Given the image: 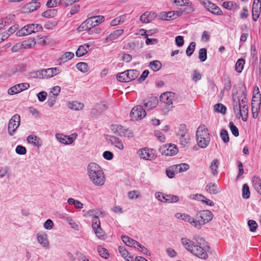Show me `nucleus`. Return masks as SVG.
<instances>
[{"mask_svg": "<svg viewBox=\"0 0 261 261\" xmlns=\"http://www.w3.org/2000/svg\"><path fill=\"white\" fill-rule=\"evenodd\" d=\"M88 177L96 186H102L106 182V176L101 167L96 163H90L87 167Z\"/></svg>", "mask_w": 261, "mask_h": 261, "instance_id": "1", "label": "nucleus"}, {"mask_svg": "<svg viewBox=\"0 0 261 261\" xmlns=\"http://www.w3.org/2000/svg\"><path fill=\"white\" fill-rule=\"evenodd\" d=\"M242 95L244 98L241 100L240 99L233 100V109L238 118H242L243 121H247L248 118V106L246 98V93L243 92Z\"/></svg>", "mask_w": 261, "mask_h": 261, "instance_id": "2", "label": "nucleus"}, {"mask_svg": "<svg viewBox=\"0 0 261 261\" xmlns=\"http://www.w3.org/2000/svg\"><path fill=\"white\" fill-rule=\"evenodd\" d=\"M182 244L185 248L195 256L203 259L208 257V254L203 246L204 245H195V243L187 238H182Z\"/></svg>", "mask_w": 261, "mask_h": 261, "instance_id": "3", "label": "nucleus"}, {"mask_svg": "<svg viewBox=\"0 0 261 261\" xmlns=\"http://www.w3.org/2000/svg\"><path fill=\"white\" fill-rule=\"evenodd\" d=\"M213 217V213L209 210L198 212L194 217L193 226L200 229L202 226L210 222Z\"/></svg>", "mask_w": 261, "mask_h": 261, "instance_id": "4", "label": "nucleus"}, {"mask_svg": "<svg viewBox=\"0 0 261 261\" xmlns=\"http://www.w3.org/2000/svg\"><path fill=\"white\" fill-rule=\"evenodd\" d=\"M196 141L198 145L206 148L210 143V136L207 128L204 125H200L196 132Z\"/></svg>", "mask_w": 261, "mask_h": 261, "instance_id": "5", "label": "nucleus"}, {"mask_svg": "<svg viewBox=\"0 0 261 261\" xmlns=\"http://www.w3.org/2000/svg\"><path fill=\"white\" fill-rule=\"evenodd\" d=\"M104 20V16L101 15L91 17L83 22L78 29L80 31H82L89 29V28H94L98 25Z\"/></svg>", "mask_w": 261, "mask_h": 261, "instance_id": "6", "label": "nucleus"}, {"mask_svg": "<svg viewBox=\"0 0 261 261\" xmlns=\"http://www.w3.org/2000/svg\"><path fill=\"white\" fill-rule=\"evenodd\" d=\"M42 29V27L40 24H29L17 32L16 35L17 36H26L33 33L38 32Z\"/></svg>", "mask_w": 261, "mask_h": 261, "instance_id": "7", "label": "nucleus"}, {"mask_svg": "<svg viewBox=\"0 0 261 261\" xmlns=\"http://www.w3.org/2000/svg\"><path fill=\"white\" fill-rule=\"evenodd\" d=\"M138 156L144 160L153 161L156 157L155 151L153 149L143 148L139 149L137 152Z\"/></svg>", "mask_w": 261, "mask_h": 261, "instance_id": "8", "label": "nucleus"}, {"mask_svg": "<svg viewBox=\"0 0 261 261\" xmlns=\"http://www.w3.org/2000/svg\"><path fill=\"white\" fill-rule=\"evenodd\" d=\"M20 124V116L14 115L9 120L8 125V132L10 136H13Z\"/></svg>", "mask_w": 261, "mask_h": 261, "instance_id": "9", "label": "nucleus"}, {"mask_svg": "<svg viewBox=\"0 0 261 261\" xmlns=\"http://www.w3.org/2000/svg\"><path fill=\"white\" fill-rule=\"evenodd\" d=\"M201 4L208 11L217 15H221L222 12L220 8L208 0H198Z\"/></svg>", "mask_w": 261, "mask_h": 261, "instance_id": "10", "label": "nucleus"}, {"mask_svg": "<svg viewBox=\"0 0 261 261\" xmlns=\"http://www.w3.org/2000/svg\"><path fill=\"white\" fill-rule=\"evenodd\" d=\"M111 129L120 137L132 138L134 136V133L131 130L121 125H112Z\"/></svg>", "mask_w": 261, "mask_h": 261, "instance_id": "11", "label": "nucleus"}, {"mask_svg": "<svg viewBox=\"0 0 261 261\" xmlns=\"http://www.w3.org/2000/svg\"><path fill=\"white\" fill-rule=\"evenodd\" d=\"M146 115L145 110L140 106L134 107L130 113V116L132 120H138L141 119Z\"/></svg>", "mask_w": 261, "mask_h": 261, "instance_id": "12", "label": "nucleus"}, {"mask_svg": "<svg viewBox=\"0 0 261 261\" xmlns=\"http://www.w3.org/2000/svg\"><path fill=\"white\" fill-rule=\"evenodd\" d=\"M77 136V134L75 133L72 134L71 136H66L62 134H57L55 136L58 141L65 145L72 144Z\"/></svg>", "mask_w": 261, "mask_h": 261, "instance_id": "13", "label": "nucleus"}, {"mask_svg": "<svg viewBox=\"0 0 261 261\" xmlns=\"http://www.w3.org/2000/svg\"><path fill=\"white\" fill-rule=\"evenodd\" d=\"M41 6V3L38 2L33 1L24 5L22 8V11L25 13H30L37 10Z\"/></svg>", "mask_w": 261, "mask_h": 261, "instance_id": "14", "label": "nucleus"}, {"mask_svg": "<svg viewBox=\"0 0 261 261\" xmlns=\"http://www.w3.org/2000/svg\"><path fill=\"white\" fill-rule=\"evenodd\" d=\"M161 150L162 153L165 155H174L178 152V148L176 145L174 144L165 145L163 146Z\"/></svg>", "mask_w": 261, "mask_h": 261, "instance_id": "15", "label": "nucleus"}, {"mask_svg": "<svg viewBox=\"0 0 261 261\" xmlns=\"http://www.w3.org/2000/svg\"><path fill=\"white\" fill-rule=\"evenodd\" d=\"M175 99V94L172 92H165L160 96V100L168 105H172Z\"/></svg>", "mask_w": 261, "mask_h": 261, "instance_id": "16", "label": "nucleus"}, {"mask_svg": "<svg viewBox=\"0 0 261 261\" xmlns=\"http://www.w3.org/2000/svg\"><path fill=\"white\" fill-rule=\"evenodd\" d=\"M157 16L156 14L153 12H146L140 17V21L143 23H147L152 21Z\"/></svg>", "mask_w": 261, "mask_h": 261, "instance_id": "17", "label": "nucleus"}, {"mask_svg": "<svg viewBox=\"0 0 261 261\" xmlns=\"http://www.w3.org/2000/svg\"><path fill=\"white\" fill-rule=\"evenodd\" d=\"M44 79H48L53 77L55 75L61 72V69L59 68H49L43 69Z\"/></svg>", "mask_w": 261, "mask_h": 261, "instance_id": "18", "label": "nucleus"}, {"mask_svg": "<svg viewBox=\"0 0 261 261\" xmlns=\"http://www.w3.org/2000/svg\"><path fill=\"white\" fill-rule=\"evenodd\" d=\"M158 100L155 97H151L144 101V107L146 110H151L157 106Z\"/></svg>", "mask_w": 261, "mask_h": 261, "instance_id": "19", "label": "nucleus"}, {"mask_svg": "<svg viewBox=\"0 0 261 261\" xmlns=\"http://www.w3.org/2000/svg\"><path fill=\"white\" fill-rule=\"evenodd\" d=\"M205 190L211 194H217L221 192V188L215 183H210L205 186Z\"/></svg>", "mask_w": 261, "mask_h": 261, "instance_id": "20", "label": "nucleus"}, {"mask_svg": "<svg viewBox=\"0 0 261 261\" xmlns=\"http://www.w3.org/2000/svg\"><path fill=\"white\" fill-rule=\"evenodd\" d=\"M108 140L111 143L112 145L115 146L119 149L123 150L124 149L123 144L119 138L115 136H111L109 137V138L108 139Z\"/></svg>", "mask_w": 261, "mask_h": 261, "instance_id": "21", "label": "nucleus"}, {"mask_svg": "<svg viewBox=\"0 0 261 261\" xmlns=\"http://www.w3.org/2000/svg\"><path fill=\"white\" fill-rule=\"evenodd\" d=\"M124 30L120 29L117 30L111 33L106 38L105 41L106 42L112 41L118 38L121 35L123 34Z\"/></svg>", "mask_w": 261, "mask_h": 261, "instance_id": "22", "label": "nucleus"}, {"mask_svg": "<svg viewBox=\"0 0 261 261\" xmlns=\"http://www.w3.org/2000/svg\"><path fill=\"white\" fill-rule=\"evenodd\" d=\"M37 241L43 247L48 248L49 246V242L47 240V234L45 233H38Z\"/></svg>", "mask_w": 261, "mask_h": 261, "instance_id": "23", "label": "nucleus"}, {"mask_svg": "<svg viewBox=\"0 0 261 261\" xmlns=\"http://www.w3.org/2000/svg\"><path fill=\"white\" fill-rule=\"evenodd\" d=\"M74 53L72 52H66L63 54L61 57L58 59L57 62L58 64L61 65L62 64L67 62L68 60H71L74 57Z\"/></svg>", "mask_w": 261, "mask_h": 261, "instance_id": "24", "label": "nucleus"}, {"mask_svg": "<svg viewBox=\"0 0 261 261\" xmlns=\"http://www.w3.org/2000/svg\"><path fill=\"white\" fill-rule=\"evenodd\" d=\"M27 141L29 143L34 146L40 147L42 145V141L40 138L35 135H30L27 137Z\"/></svg>", "mask_w": 261, "mask_h": 261, "instance_id": "25", "label": "nucleus"}, {"mask_svg": "<svg viewBox=\"0 0 261 261\" xmlns=\"http://www.w3.org/2000/svg\"><path fill=\"white\" fill-rule=\"evenodd\" d=\"M193 198L201 201L203 204L206 205L211 206L214 205V203L213 201L207 199L204 196L201 194H196L194 195V197Z\"/></svg>", "mask_w": 261, "mask_h": 261, "instance_id": "26", "label": "nucleus"}, {"mask_svg": "<svg viewBox=\"0 0 261 261\" xmlns=\"http://www.w3.org/2000/svg\"><path fill=\"white\" fill-rule=\"evenodd\" d=\"M90 45L88 44H84L80 46L77 49L75 55L78 57H83L88 53Z\"/></svg>", "mask_w": 261, "mask_h": 261, "instance_id": "27", "label": "nucleus"}, {"mask_svg": "<svg viewBox=\"0 0 261 261\" xmlns=\"http://www.w3.org/2000/svg\"><path fill=\"white\" fill-rule=\"evenodd\" d=\"M67 107L68 108L71 110L74 111H79L83 109L84 105L82 102L77 101H74L68 102L67 104Z\"/></svg>", "mask_w": 261, "mask_h": 261, "instance_id": "28", "label": "nucleus"}, {"mask_svg": "<svg viewBox=\"0 0 261 261\" xmlns=\"http://www.w3.org/2000/svg\"><path fill=\"white\" fill-rule=\"evenodd\" d=\"M173 168L176 173H181L188 170L190 168L189 164L186 163H181L173 166Z\"/></svg>", "mask_w": 261, "mask_h": 261, "instance_id": "29", "label": "nucleus"}, {"mask_svg": "<svg viewBox=\"0 0 261 261\" xmlns=\"http://www.w3.org/2000/svg\"><path fill=\"white\" fill-rule=\"evenodd\" d=\"M58 14V11L56 9H48L43 12L41 16L44 18H53L57 16Z\"/></svg>", "mask_w": 261, "mask_h": 261, "instance_id": "30", "label": "nucleus"}, {"mask_svg": "<svg viewBox=\"0 0 261 261\" xmlns=\"http://www.w3.org/2000/svg\"><path fill=\"white\" fill-rule=\"evenodd\" d=\"M252 184L254 189L261 195V179L257 176L252 178Z\"/></svg>", "mask_w": 261, "mask_h": 261, "instance_id": "31", "label": "nucleus"}, {"mask_svg": "<svg viewBox=\"0 0 261 261\" xmlns=\"http://www.w3.org/2000/svg\"><path fill=\"white\" fill-rule=\"evenodd\" d=\"M29 76L32 79H43L44 73L43 69L35 71H32L29 73Z\"/></svg>", "mask_w": 261, "mask_h": 261, "instance_id": "32", "label": "nucleus"}, {"mask_svg": "<svg viewBox=\"0 0 261 261\" xmlns=\"http://www.w3.org/2000/svg\"><path fill=\"white\" fill-rule=\"evenodd\" d=\"M126 15H122L112 20L110 23L111 26H116L123 23L126 19Z\"/></svg>", "mask_w": 261, "mask_h": 261, "instance_id": "33", "label": "nucleus"}, {"mask_svg": "<svg viewBox=\"0 0 261 261\" xmlns=\"http://www.w3.org/2000/svg\"><path fill=\"white\" fill-rule=\"evenodd\" d=\"M148 66L153 71H158L161 69L162 65L159 61L154 60L151 61Z\"/></svg>", "mask_w": 261, "mask_h": 261, "instance_id": "34", "label": "nucleus"}, {"mask_svg": "<svg viewBox=\"0 0 261 261\" xmlns=\"http://www.w3.org/2000/svg\"><path fill=\"white\" fill-rule=\"evenodd\" d=\"M260 7L257 5L253 4L252 6V18L254 21H256L259 17Z\"/></svg>", "mask_w": 261, "mask_h": 261, "instance_id": "35", "label": "nucleus"}, {"mask_svg": "<svg viewBox=\"0 0 261 261\" xmlns=\"http://www.w3.org/2000/svg\"><path fill=\"white\" fill-rule=\"evenodd\" d=\"M116 77L117 80L121 82H128L130 81L126 71L119 73L117 75Z\"/></svg>", "mask_w": 261, "mask_h": 261, "instance_id": "36", "label": "nucleus"}, {"mask_svg": "<svg viewBox=\"0 0 261 261\" xmlns=\"http://www.w3.org/2000/svg\"><path fill=\"white\" fill-rule=\"evenodd\" d=\"M223 6L225 8L229 10H237L239 8V6L236 3L232 1L224 2Z\"/></svg>", "mask_w": 261, "mask_h": 261, "instance_id": "37", "label": "nucleus"}, {"mask_svg": "<svg viewBox=\"0 0 261 261\" xmlns=\"http://www.w3.org/2000/svg\"><path fill=\"white\" fill-rule=\"evenodd\" d=\"M174 11H169L168 12H162L161 13V18L162 20H168L169 19H175L174 17Z\"/></svg>", "mask_w": 261, "mask_h": 261, "instance_id": "38", "label": "nucleus"}, {"mask_svg": "<svg viewBox=\"0 0 261 261\" xmlns=\"http://www.w3.org/2000/svg\"><path fill=\"white\" fill-rule=\"evenodd\" d=\"M245 61L243 59H239L236 62L235 69L237 72L241 73L243 68L244 65L245 64Z\"/></svg>", "mask_w": 261, "mask_h": 261, "instance_id": "39", "label": "nucleus"}, {"mask_svg": "<svg viewBox=\"0 0 261 261\" xmlns=\"http://www.w3.org/2000/svg\"><path fill=\"white\" fill-rule=\"evenodd\" d=\"M76 68L83 73L87 72L89 70L88 65L85 62H80L76 65Z\"/></svg>", "mask_w": 261, "mask_h": 261, "instance_id": "40", "label": "nucleus"}, {"mask_svg": "<svg viewBox=\"0 0 261 261\" xmlns=\"http://www.w3.org/2000/svg\"><path fill=\"white\" fill-rule=\"evenodd\" d=\"M254 98L255 96H253L251 103L252 112H258L260 107V102H259L258 100H255Z\"/></svg>", "mask_w": 261, "mask_h": 261, "instance_id": "41", "label": "nucleus"}, {"mask_svg": "<svg viewBox=\"0 0 261 261\" xmlns=\"http://www.w3.org/2000/svg\"><path fill=\"white\" fill-rule=\"evenodd\" d=\"M97 252L99 255L104 258H108L109 256V254L108 250L100 246L97 247Z\"/></svg>", "mask_w": 261, "mask_h": 261, "instance_id": "42", "label": "nucleus"}, {"mask_svg": "<svg viewBox=\"0 0 261 261\" xmlns=\"http://www.w3.org/2000/svg\"><path fill=\"white\" fill-rule=\"evenodd\" d=\"M126 71L130 81L135 80L139 74V71L135 69L128 70Z\"/></svg>", "mask_w": 261, "mask_h": 261, "instance_id": "43", "label": "nucleus"}, {"mask_svg": "<svg viewBox=\"0 0 261 261\" xmlns=\"http://www.w3.org/2000/svg\"><path fill=\"white\" fill-rule=\"evenodd\" d=\"M219 162L217 159L213 160L211 164L210 169L212 171L213 175H216L218 173V168Z\"/></svg>", "mask_w": 261, "mask_h": 261, "instance_id": "44", "label": "nucleus"}, {"mask_svg": "<svg viewBox=\"0 0 261 261\" xmlns=\"http://www.w3.org/2000/svg\"><path fill=\"white\" fill-rule=\"evenodd\" d=\"M63 0H48L46 4L48 8H54L59 6Z\"/></svg>", "mask_w": 261, "mask_h": 261, "instance_id": "45", "label": "nucleus"}, {"mask_svg": "<svg viewBox=\"0 0 261 261\" xmlns=\"http://www.w3.org/2000/svg\"><path fill=\"white\" fill-rule=\"evenodd\" d=\"M214 110L216 112L221 113L222 114H225L226 111V108L221 103H217L214 106Z\"/></svg>", "mask_w": 261, "mask_h": 261, "instance_id": "46", "label": "nucleus"}, {"mask_svg": "<svg viewBox=\"0 0 261 261\" xmlns=\"http://www.w3.org/2000/svg\"><path fill=\"white\" fill-rule=\"evenodd\" d=\"M250 193L249 186L245 184L243 186L242 197L244 199H248L250 197Z\"/></svg>", "mask_w": 261, "mask_h": 261, "instance_id": "47", "label": "nucleus"}, {"mask_svg": "<svg viewBox=\"0 0 261 261\" xmlns=\"http://www.w3.org/2000/svg\"><path fill=\"white\" fill-rule=\"evenodd\" d=\"M94 232L97 238L100 240H105L106 238L105 232L101 227L94 230Z\"/></svg>", "mask_w": 261, "mask_h": 261, "instance_id": "48", "label": "nucleus"}, {"mask_svg": "<svg viewBox=\"0 0 261 261\" xmlns=\"http://www.w3.org/2000/svg\"><path fill=\"white\" fill-rule=\"evenodd\" d=\"M199 59L200 61L204 62L207 59V50L205 48H201L199 51Z\"/></svg>", "mask_w": 261, "mask_h": 261, "instance_id": "49", "label": "nucleus"}, {"mask_svg": "<svg viewBox=\"0 0 261 261\" xmlns=\"http://www.w3.org/2000/svg\"><path fill=\"white\" fill-rule=\"evenodd\" d=\"M20 89L19 88L18 85L17 84L9 88L8 90V93L11 95L16 94L20 92Z\"/></svg>", "mask_w": 261, "mask_h": 261, "instance_id": "50", "label": "nucleus"}, {"mask_svg": "<svg viewBox=\"0 0 261 261\" xmlns=\"http://www.w3.org/2000/svg\"><path fill=\"white\" fill-rule=\"evenodd\" d=\"M190 137L189 135L179 137V141L180 144L184 146H187L190 143Z\"/></svg>", "mask_w": 261, "mask_h": 261, "instance_id": "51", "label": "nucleus"}, {"mask_svg": "<svg viewBox=\"0 0 261 261\" xmlns=\"http://www.w3.org/2000/svg\"><path fill=\"white\" fill-rule=\"evenodd\" d=\"M174 3L179 6H190L192 4V2L189 0H174Z\"/></svg>", "mask_w": 261, "mask_h": 261, "instance_id": "52", "label": "nucleus"}, {"mask_svg": "<svg viewBox=\"0 0 261 261\" xmlns=\"http://www.w3.org/2000/svg\"><path fill=\"white\" fill-rule=\"evenodd\" d=\"M181 220L189 223L193 226L194 217H192L189 215L183 213Z\"/></svg>", "mask_w": 261, "mask_h": 261, "instance_id": "53", "label": "nucleus"}, {"mask_svg": "<svg viewBox=\"0 0 261 261\" xmlns=\"http://www.w3.org/2000/svg\"><path fill=\"white\" fill-rule=\"evenodd\" d=\"M195 46L196 43L194 42H192L190 45L187 48L186 52L188 56H191L193 54L195 50Z\"/></svg>", "mask_w": 261, "mask_h": 261, "instance_id": "54", "label": "nucleus"}, {"mask_svg": "<svg viewBox=\"0 0 261 261\" xmlns=\"http://www.w3.org/2000/svg\"><path fill=\"white\" fill-rule=\"evenodd\" d=\"M229 126L232 134L235 137H238L239 135V133L238 128L237 127V126L231 121L229 123Z\"/></svg>", "mask_w": 261, "mask_h": 261, "instance_id": "55", "label": "nucleus"}, {"mask_svg": "<svg viewBox=\"0 0 261 261\" xmlns=\"http://www.w3.org/2000/svg\"><path fill=\"white\" fill-rule=\"evenodd\" d=\"M248 225L249 227L250 231L251 232H255L258 226L257 223L252 220H250L248 221Z\"/></svg>", "mask_w": 261, "mask_h": 261, "instance_id": "56", "label": "nucleus"}, {"mask_svg": "<svg viewBox=\"0 0 261 261\" xmlns=\"http://www.w3.org/2000/svg\"><path fill=\"white\" fill-rule=\"evenodd\" d=\"M220 136L222 140L225 143H227L229 141V138L228 132L225 129H222L220 132Z\"/></svg>", "mask_w": 261, "mask_h": 261, "instance_id": "57", "label": "nucleus"}, {"mask_svg": "<svg viewBox=\"0 0 261 261\" xmlns=\"http://www.w3.org/2000/svg\"><path fill=\"white\" fill-rule=\"evenodd\" d=\"M122 240L123 243H124L127 246L133 247V242H134V240L125 236L122 237Z\"/></svg>", "mask_w": 261, "mask_h": 261, "instance_id": "58", "label": "nucleus"}, {"mask_svg": "<svg viewBox=\"0 0 261 261\" xmlns=\"http://www.w3.org/2000/svg\"><path fill=\"white\" fill-rule=\"evenodd\" d=\"M166 200L168 203H173L177 202L179 198L176 195L168 194Z\"/></svg>", "mask_w": 261, "mask_h": 261, "instance_id": "59", "label": "nucleus"}, {"mask_svg": "<svg viewBox=\"0 0 261 261\" xmlns=\"http://www.w3.org/2000/svg\"><path fill=\"white\" fill-rule=\"evenodd\" d=\"M188 135L187 134L186 126L185 124H181L179 126V130L178 132V135L179 137H180L182 136H184L185 135Z\"/></svg>", "mask_w": 261, "mask_h": 261, "instance_id": "60", "label": "nucleus"}, {"mask_svg": "<svg viewBox=\"0 0 261 261\" xmlns=\"http://www.w3.org/2000/svg\"><path fill=\"white\" fill-rule=\"evenodd\" d=\"M16 152L20 155H24L27 152V150L25 147L22 145H18L15 149Z\"/></svg>", "mask_w": 261, "mask_h": 261, "instance_id": "61", "label": "nucleus"}, {"mask_svg": "<svg viewBox=\"0 0 261 261\" xmlns=\"http://www.w3.org/2000/svg\"><path fill=\"white\" fill-rule=\"evenodd\" d=\"M118 250L121 256L124 258H126V257H127L128 255H129L128 252L122 246H119L118 247Z\"/></svg>", "mask_w": 261, "mask_h": 261, "instance_id": "62", "label": "nucleus"}, {"mask_svg": "<svg viewBox=\"0 0 261 261\" xmlns=\"http://www.w3.org/2000/svg\"><path fill=\"white\" fill-rule=\"evenodd\" d=\"M201 79V74L197 70H194L193 72L192 80L194 82H197Z\"/></svg>", "mask_w": 261, "mask_h": 261, "instance_id": "63", "label": "nucleus"}, {"mask_svg": "<svg viewBox=\"0 0 261 261\" xmlns=\"http://www.w3.org/2000/svg\"><path fill=\"white\" fill-rule=\"evenodd\" d=\"M47 95V93L45 91L39 92L37 95L38 100L41 102L44 101L46 98Z\"/></svg>", "mask_w": 261, "mask_h": 261, "instance_id": "64", "label": "nucleus"}]
</instances>
